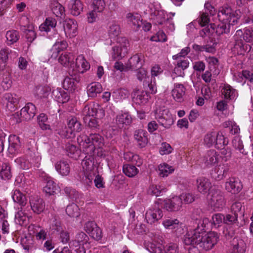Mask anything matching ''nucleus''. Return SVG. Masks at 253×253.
<instances>
[{"mask_svg": "<svg viewBox=\"0 0 253 253\" xmlns=\"http://www.w3.org/2000/svg\"><path fill=\"white\" fill-rule=\"evenodd\" d=\"M219 236L215 232H206L203 229H195L188 231L184 237L183 242L185 245L192 247L188 249V253H196L198 249L195 245H199L206 251L211 250L218 241Z\"/></svg>", "mask_w": 253, "mask_h": 253, "instance_id": "1", "label": "nucleus"}, {"mask_svg": "<svg viewBox=\"0 0 253 253\" xmlns=\"http://www.w3.org/2000/svg\"><path fill=\"white\" fill-rule=\"evenodd\" d=\"M80 145L83 147L84 153L93 152L95 148L102 147L104 142L103 137L98 133H90L88 136L84 133L81 134L77 138Z\"/></svg>", "mask_w": 253, "mask_h": 253, "instance_id": "2", "label": "nucleus"}, {"mask_svg": "<svg viewBox=\"0 0 253 253\" xmlns=\"http://www.w3.org/2000/svg\"><path fill=\"white\" fill-rule=\"evenodd\" d=\"M242 15V13L240 9L233 11L231 7L225 6L220 8L218 18L220 22H226L233 26L238 23V20Z\"/></svg>", "mask_w": 253, "mask_h": 253, "instance_id": "3", "label": "nucleus"}, {"mask_svg": "<svg viewBox=\"0 0 253 253\" xmlns=\"http://www.w3.org/2000/svg\"><path fill=\"white\" fill-rule=\"evenodd\" d=\"M36 108L31 103H28L21 110L20 113L17 112L13 116L17 123L22 121L31 120L36 115Z\"/></svg>", "mask_w": 253, "mask_h": 253, "instance_id": "4", "label": "nucleus"}, {"mask_svg": "<svg viewBox=\"0 0 253 253\" xmlns=\"http://www.w3.org/2000/svg\"><path fill=\"white\" fill-rule=\"evenodd\" d=\"M209 204L214 209L222 208L225 204L224 193L221 190L211 189L208 197Z\"/></svg>", "mask_w": 253, "mask_h": 253, "instance_id": "5", "label": "nucleus"}, {"mask_svg": "<svg viewBox=\"0 0 253 253\" xmlns=\"http://www.w3.org/2000/svg\"><path fill=\"white\" fill-rule=\"evenodd\" d=\"M163 216V211L159 207V204L155 203L145 213V219L150 224H153L160 220Z\"/></svg>", "mask_w": 253, "mask_h": 253, "instance_id": "6", "label": "nucleus"}, {"mask_svg": "<svg viewBox=\"0 0 253 253\" xmlns=\"http://www.w3.org/2000/svg\"><path fill=\"white\" fill-rule=\"evenodd\" d=\"M121 42L122 43L112 47L111 54L113 60L122 59L127 53L128 41L125 38H122L119 41V42Z\"/></svg>", "mask_w": 253, "mask_h": 253, "instance_id": "7", "label": "nucleus"}, {"mask_svg": "<svg viewBox=\"0 0 253 253\" xmlns=\"http://www.w3.org/2000/svg\"><path fill=\"white\" fill-rule=\"evenodd\" d=\"M241 34V32H239L234 36V44L232 51L238 55H244L251 49V46L249 44L244 43L242 39L239 38Z\"/></svg>", "mask_w": 253, "mask_h": 253, "instance_id": "8", "label": "nucleus"}, {"mask_svg": "<svg viewBox=\"0 0 253 253\" xmlns=\"http://www.w3.org/2000/svg\"><path fill=\"white\" fill-rule=\"evenodd\" d=\"M69 74L70 77H66L63 81V86L65 89L72 91L76 89V83H79L81 80L80 74L77 71L74 70H69Z\"/></svg>", "mask_w": 253, "mask_h": 253, "instance_id": "9", "label": "nucleus"}, {"mask_svg": "<svg viewBox=\"0 0 253 253\" xmlns=\"http://www.w3.org/2000/svg\"><path fill=\"white\" fill-rule=\"evenodd\" d=\"M159 124L166 128H169L174 122L172 115L168 110H163L157 114V118Z\"/></svg>", "mask_w": 253, "mask_h": 253, "instance_id": "10", "label": "nucleus"}, {"mask_svg": "<svg viewBox=\"0 0 253 253\" xmlns=\"http://www.w3.org/2000/svg\"><path fill=\"white\" fill-rule=\"evenodd\" d=\"M163 224L166 228L172 230L178 236L184 233L182 224L177 219H165L163 221Z\"/></svg>", "mask_w": 253, "mask_h": 253, "instance_id": "11", "label": "nucleus"}, {"mask_svg": "<svg viewBox=\"0 0 253 253\" xmlns=\"http://www.w3.org/2000/svg\"><path fill=\"white\" fill-rule=\"evenodd\" d=\"M225 189L233 194L239 193L243 188V185L240 180L236 177H231L227 179L225 184Z\"/></svg>", "mask_w": 253, "mask_h": 253, "instance_id": "12", "label": "nucleus"}, {"mask_svg": "<svg viewBox=\"0 0 253 253\" xmlns=\"http://www.w3.org/2000/svg\"><path fill=\"white\" fill-rule=\"evenodd\" d=\"M85 153L86 154V156L82 161V165L84 170L90 174L91 172H93L95 168L97 167V160H95L93 156L90 155V153Z\"/></svg>", "mask_w": 253, "mask_h": 253, "instance_id": "13", "label": "nucleus"}, {"mask_svg": "<svg viewBox=\"0 0 253 253\" xmlns=\"http://www.w3.org/2000/svg\"><path fill=\"white\" fill-rule=\"evenodd\" d=\"M164 208L169 211H178L181 207L182 202L178 197H174L164 201Z\"/></svg>", "mask_w": 253, "mask_h": 253, "instance_id": "14", "label": "nucleus"}, {"mask_svg": "<svg viewBox=\"0 0 253 253\" xmlns=\"http://www.w3.org/2000/svg\"><path fill=\"white\" fill-rule=\"evenodd\" d=\"M30 204L32 211L37 214L41 213L45 208L43 200L37 196L30 198Z\"/></svg>", "mask_w": 253, "mask_h": 253, "instance_id": "15", "label": "nucleus"}, {"mask_svg": "<svg viewBox=\"0 0 253 253\" xmlns=\"http://www.w3.org/2000/svg\"><path fill=\"white\" fill-rule=\"evenodd\" d=\"M11 50L5 47L0 50V71L7 72V62L9 59Z\"/></svg>", "mask_w": 253, "mask_h": 253, "instance_id": "16", "label": "nucleus"}, {"mask_svg": "<svg viewBox=\"0 0 253 253\" xmlns=\"http://www.w3.org/2000/svg\"><path fill=\"white\" fill-rule=\"evenodd\" d=\"M133 101L138 104H146L150 97L149 94L144 91L135 89L132 93Z\"/></svg>", "mask_w": 253, "mask_h": 253, "instance_id": "17", "label": "nucleus"}, {"mask_svg": "<svg viewBox=\"0 0 253 253\" xmlns=\"http://www.w3.org/2000/svg\"><path fill=\"white\" fill-rule=\"evenodd\" d=\"M4 98L6 101V109L10 112H13L17 107L19 102V98L16 94H12L10 93L5 94Z\"/></svg>", "mask_w": 253, "mask_h": 253, "instance_id": "18", "label": "nucleus"}, {"mask_svg": "<svg viewBox=\"0 0 253 253\" xmlns=\"http://www.w3.org/2000/svg\"><path fill=\"white\" fill-rule=\"evenodd\" d=\"M8 152L11 154L16 153L21 147L19 137L16 135H10L8 138Z\"/></svg>", "mask_w": 253, "mask_h": 253, "instance_id": "19", "label": "nucleus"}, {"mask_svg": "<svg viewBox=\"0 0 253 253\" xmlns=\"http://www.w3.org/2000/svg\"><path fill=\"white\" fill-rule=\"evenodd\" d=\"M229 171L228 168L224 165H220L214 168L211 173V176L216 180H220L225 177Z\"/></svg>", "mask_w": 253, "mask_h": 253, "instance_id": "20", "label": "nucleus"}, {"mask_svg": "<svg viewBox=\"0 0 253 253\" xmlns=\"http://www.w3.org/2000/svg\"><path fill=\"white\" fill-rule=\"evenodd\" d=\"M83 113L85 116V117H88L89 118H95L97 119L102 118L105 115L104 111L102 109H97L93 108H90L88 106L84 107Z\"/></svg>", "mask_w": 253, "mask_h": 253, "instance_id": "21", "label": "nucleus"}, {"mask_svg": "<svg viewBox=\"0 0 253 253\" xmlns=\"http://www.w3.org/2000/svg\"><path fill=\"white\" fill-rule=\"evenodd\" d=\"M218 155L214 150L208 151L203 158V161L207 167L213 166L218 162Z\"/></svg>", "mask_w": 253, "mask_h": 253, "instance_id": "22", "label": "nucleus"}, {"mask_svg": "<svg viewBox=\"0 0 253 253\" xmlns=\"http://www.w3.org/2000/svg\"><path fill=\"white\" fill-rule=\"evenodd\" d=\"M196 183L198 191L203 194L206 193L211 187L210 180L206 177H200L197 179Z\"/></svg>", "mask_w": 253, "mask_h": 253, "instance_id": "23", "label": "nucleus"}, {"mask_svg": "<svg viewBox=\"0 0 253 253\" xmlns=\"http://www.w3.org/2000/svg\"><path fill=\"white\" fill-rule=\"evenodd\" d=\"M147 134V132L141 129L134 131V137L139 147L143 148L146 146L148 143Z\"/></svg>", "mask_w": 253, "mask_h": 253, "instance_id": "24", "label": "nucleus"}, {"mask_svg": "<svg viewBox=\"0 0 253 253\" xmlns=\"http://www.w3.org/2000/svg\"><path fill=\"white\" fill-rule=\"evenodd\" d=\"M185 92V88L184 85L181 84H176L172 90V95L176 101L181 102L183 100V97Z\"/></svg>", "mask_w": 253, "mask_h": 253, "instance_id": "25", "label": "nucleus"}, {"mask_svg": "<svg viewBox=\"0 0 253 253\" xmlns=\"http://www.w3.org/2000/svg\"><path fill=\"white\" fill-rule=\"evenodd\" d=\"M64 29L66 33L74 37L76 35L77 32V23L73 19H66L64 23Z\"/></svg>", "mask_w": 253, "mask_h": 253, "instance_id": "26", "label": "nucleus"}, {"mask_svg": "<svg viewBox=\"0 0 253 253\" xmlns=\"http://www.w3.org/2000/svg\"><path fill=\"white\" fill-rule=\"evenodd\" d=\"M142 56L143 55L141 54H136L132 56L126 64V68L127 70L141 68L142 66L141 62V58Z\"/></svg>", "mask_w": 253, "mask_h": 253, "instance_id": "27", "label": "nucleus"}, {"mask_svg": "<svg viewBox=\"0 0 253 253\" xmlns=\"http://www.w3.org/2000/svg\"><path fill=\"white\" fill-rule=\"evenodd\" d=\"M102 88L101 84L98 82H93L88 85L87 93L90 97H95L97 94L101 93Z\"/></svg>", "mask_w": 253, "mask_h": 253, "instance_id": "28", "label": "nucleus"}, {"mask_svg": "<svg viewBox=\"0 0 253 253\" xmlns=\"http://www.w3.org/2000/svg\"><path fill=\"white\" fill-rule=\"evenodd\" d=\"M231 26L232 25L224 22H221L217 26L214 23L211 24V28L212 29V31H215L218 35L229 33Z\"/></svg>", "mask_w": 253, "mask_h": 253, "instance_id": "29", "label": "nucleus"}, {"mask_svg": "<svg viewBox=\"0 0 253 253\" xmlns=\"http://www.w3.org/2000/svg\"><path fill=\"white\" fill-rule=\"evenodd\" d=\"M56 170L62 175H68L70 171V168L69 163L65 160L58 161L55 164Z\"/></svg>", "mask_w": 253, "mask_h": 253, "instance_id": "30", "label": "nucleus"}, {"mask_svg": "<svg viewBox=\"0 0 253 253\" xmlns=\"http://www.w3.org/2000/svg\"><path fill=\"white\" fill-rule=\"evenodd\" d=\"M152 14L154 16V19L157 24L163 25L168 20V15L163 10L155 9Z\"/></svg>", "mask_w": 253, "mask_h": 253, "instance_id": "31", "label": "nucleus"}, {"mask_svg": "<svg viewBox=\"0 0 253 253\" xmlns=\"http://www.w3.org/2000/svg\"><path fill=\"white\" fill-rule=\"evenodd\" d=\"M233 248L231 253H245L246 244L242 239L234 238L232 241Z\"/></svg>", "mask_w": 253, "mask_h": 253, "instance_id": "32", "label": "nucleus"}, {"mask_svg": "<svg viewBox=\"0 0 253 253\" xmlns=\"http://www.w3.org/2000/svg\"><path fill=\"white\" fill-rule=\"evenodd\" d=\"M116 122L119 127L129 125L132 122V118L128 113L118 115L116 117Z\"/></svg>", "mask_w": 253, "mask_h": 253, "instance_id": "33", "label": "nucleus"}, {"mask_svg": "<svg viewBox=\"0 0 253 253\" xmlns=\"http://www.w3.org/2000/svg\"><path fill=\"white\" fill-rule=\"evenodd\" d=\"M67 46L68 44L65 41L56 42L51 50V51L52 52L51 57L53 58H56L60 51H62L64 49H65Z\"/></svg>", "mask_w": 253, "mask_h": 253, "instance_id": "34", "label": "nucleus"}, {"mask_svg": "<svg viewBox=\"0 0 253 253\" xmlns=\"http://www.w3.org/2000/svg\"><path fill=\"white\" fill-rule=\"evenodd\" d=\"M67 125L68 128L73 132H80L82 130V124L75 117L69 118Z\"/></svg>", "mask_w": 253, "mask_h": 253, "instance_id": "35", "label": "nucleus"}, {"mask_svg": "<svg viewBox=\"0 0 253 253\" xmlns=\"http://www.w3.org/2000/svg\"><path fill=\"white\" fill-rule=\"evenodd\" d=\"M76 65L78 68V73H84L90 68V65L82 55L79 56L76 58Z\"/></svg>", "mask_w": 253, "mask_h": 253, "instance_id": "36", "label": "nucleus"}, {"mask_svg": "<svg viewBox=\"0 0 253 253\" xmlns=\"http://www.w3.org/2000/svg\"><path fill=\"white\" fill-rule=\"evenodd\" d=\"M50 8L53 13L57 17H61L64 14V7L57 0H53L51 1Z\"/></svg>", "mask_w": 253, "mask_h": 253, "instance_id": "37", "label": "nucleus"}, {"mask_svg": "<svg viewBox=\"0 0 253 253\" xmlns=\"http://www.w3.org/2000/svg\"><path fill=\"white\" fill-rule=\"evenodd\" d=\"M71 13L74 16L79 15L83 10V4L80 0H72L70 1Z\"/></svg>", "mask_w": 253, "mask_h": 253, "instance_id": "38", "label": "nucleus"}, {"mask_svg": "<svg viewBox=\"0 0 253 253\" xmlns=\"http://www.w3.org/2000/svg\"><path fill=\"white\" fill-rule=\"evenodd\" d=\"M127 22L132 24L136 28H138L141 26L142 21L140 20L141 16L137 13H128L126 17Z\"/></svg>", "mask_w": 253, "mask_h": 253, "instance_id": "39", "label": "nucleus"}, {"mask_svg": "<svg viewBox=\"0 0 253 253\" xmlns=\"http://www.w3.org/2000/svg\"><path fill=\"white\" fill-rule=\"evenodd\" d=\"M56 23L57 21L54 18L47 17L44 23L41 25L39 28L41 31L48 32L51 28L55 27Z\"/></svg>", "mask_w": 253, "mask_h": 253, "instance_id": "40", "label": "nucleus"}, {"mask_svg": "<svg viewBox=\"0 0 253 253\" xmlns=\"http://www.w3.org/2000/svg\"><path fill=\"white\" fill-rule=\"evenodd\" d=\"M239 32H241V35L239 36L240 39H243L247 42H251L253 41V30L250 28H246L243 31L238 30L235 34H237Z\"/></svg>", "mask_w": 253, "mask_h": 253, "instance_id": "41", "label": "nucleus"}, {"mask_svg": "<svg viewBox=\"0 0 253 253\" xmlns=\"http://www.w3.org/2000/svg\"><path fill=\"white\" fill-rule=\"evenodd\" d=\"M66 212L71 217L77 218L80 215V209L74 203L69 205L66 209Z\"/></svg>", "mask_w": 253, "mask_h": 253, "instance_id": "42", "label": "nucleus"}, {"mask_svg": "<svg viewBox=\"0 0 253 253\" xmlns=\"http://www.w3.org/2000/svg\"><path fill=\"white\" fill-rule=\"evenodd\" d=\"M19 32L16 30H10L6 32L5 37L8 45H11L16 42L19 39Z\"/></svg>", "mask_w": 253, "mask_h": 253, "instance_id": "43", "label": "nucleus"}, {"mask_svg": "<svg viewBox=\"0 0 253 253\" xmlns=\"http://www.w3.org/2000/svg\"><path fill=\"white\" fill-rule=\"evenodd\" d=\"M13 201L21 206H24L27 203V199L25 195L22 193L19 190H16L12 195Z\"/></svg>", "mask_w": 253, "mask_h": 253, "instance_id": "44", "label": "nucleus"}, {"mask_svg": "<svg viewBox=\"0 0 253 253\" xmlns=\"http://www.w3.org/2000/svg\"><path fill=\"white\" fill-rule=\"evenodd\" d=\"M123 172L128 177H132L139 172V170L133 165L126 164L123 166Z\"/></svg>", "mask_w": 253, "mask_h": 253, "instance_id": "45", "label": "nucleus"}, {"mask_svg": "<svg viewBox=\"0 0 253 253\" xmlns=\"http://www.w3.org/2000/svg\"><path fill=\"white\" fill-rule=\"evenodd\" d=\"M222 94L226 99H233L236 96V90L228 84H225L221 91Z\"/></svg>", "mask_w": 253, "mask_h": 253, "instance_id": "46", "label": "nucleus"}, {"mask_svg": "<svg viewBox=\"0 0 253 253\" xmlns=\"http://www.w3.org/2000/svg\"><path fill=\"white\" fill-rule=\"evenodd\" d=\"M146 249L151 253H165L163 247L160 244L149 242L145 245Z\"/></svg>", "mask_w": 253, "mask_h": 253, "instance_id": "47", "label": "nucleus"}, {"mask_svg": "<svg viewBox=\"0 0 253 253\" xmlns=\"http://www.w3.org/2000/svg\"><path fill=\"white\" fill-rule=\"evenodd\" d=\"M38 122L39 126L42 130H47L50 129V126L48 124L47 116L43 113H41L38 117Z\"/></svg>", "mask_w": 253, "mask_h": 253, "instance_id": "48", "label": "nucleus"}, {"mask_svg": "<svg viewBox=\"0 0 253 253\" xmlns=\"http://www.w3.org/2000/svg\"><path fill=\"white\" fill-rule=\"evenodd\" d=\"M205 43L206 44L204 45L205 51L209 53H214L215 51V45H216L215 39L209 37L208 39L206 40Z\"/></svg>", "mask_w": 253, "mask_h": 253, "instance_id": "49", "label": "nucleus"}, {"mask_svg": "<svg viewBox=\"0 0 253 253\" xmlns=\"http://www.w3.org/2000/svg\"><path fill=\"white\" fill-rule=\"evenodd\" d=\"M74 59L73 55L71 53L64 52L60 56L58 61L62 65L67 66L71 63Z\"/></svg>", "mask_w": 253, "mask_h": 253, "instance_id": "50", "label": "nucleus"}, {"mask_svg": "<svg viewBox=\"0 0 253 253\" xmlns=\"http://www.w3.org/2000/svg\"><path fill=\"white\" fill-rule=\"evenodd\" d=\"M58 190V187L52 180H48L43 188V191L49 195H54Z\"/></svg>", "mask_w": 253, "mask_h": 253, "instance_id": "51", "label": "nucleus"}, {"mask_svg": "<svg viewBox=\"0 0 253 253\" xmlns=\"http://www.w3.org/2000/svg\"><path fill=\"white\" fill-rule=\"evenodd\" d=\"M11 169L7 164H3L2 165L1 169L0 171V176L1 179L6 180L9 179L11 177Z\"/></svg>", "mask_w": 253, "mask_h": 253, "instance_id": "52", "label": "nucleus"}, {"mask_svg": "<svg viewBox=\"0 0 253 253\" xmlns=\"http://www.w3.org/2000/svg\"><path fill=\"white\" fill-rule=\"evenodd\" d=\"M166 192L165 189L160 185H152L150 186L148 190V193L156 197L160 196L161 193Z\"/></svg>", "mask_w": 253, "mask_h": 253, "instance_id": "53", "label": "nucleus"}, {"mask_svg": "<svg viewBox=\"0 0 253 253\" xmlns=\"http://www.w3.org/2000/svg\"><path fill=\"white\" fill-rule=\"evenodd\" d=\"M97 119L95 118H89L88 117L84 118L85 123L87 124L88 127L92 130H97L100 128V125Z\"/></svg>", "mask_w": 253, "mask_h": 253, "instance_id": "54", "label": "nucleus"}, {"mask_svg": "<svg viewBox=\"0 0 253 253\" xmlns=\"http://www.w3.org/2000/svg\"><path fill=\"white\" fill-rule=\"evenodd\" d=\"M233 146L236 149L239 150V151L242 154L246 155L248 154V152L244 149V146L243 142L239 136L235 137L232 141Z\"/></svg>", "mask_w": 253, "mask_h": 253, "instance_id": "55", "label": "nucleus"}, {"mask_svg": "<svg viewBox=\"0 0 253 253\" xmlns=\"http://www.w3.org/2000/svg\"><path fill=\"white\" fill-rule=\"evenodd\" d=\"M228 143V141L225 140V138L222 134L219 133H216L215 141L214 144L217 149H222L225 147Z\"/></svg>", "mask_w": 253, "mask_h": 253, "instance_id": "56", "label": "nucleus"}, {"mask_svg": "<svg viewBox=\"0 0 253 253\" xmlns=\"http://www.w3.org/2000/svg\"><path fill=\"white\" fill-rule=\"evenodd\" d=\"M242 204L240 202H235L231 206L232 213L237 216H242L244 215V210L242 208Z\"/></svg>", "mask_w": 253, "mask_h": 253, "instance_id": "57", "label": "nucleus"}, {"mask_svg": "<svg viewBox=\"0 0 253 253\" xmlns=\"http://www.w3.org/2000/svg\"><path fill=\"white\" fill-rule=\"evenodd\" d=\"M159 170L160 171V176L165 177L167 176L169 173H171L174 170V169L168 164H163V165H160Z\"/></svg>", "mask_w": 253, "mask_h": 253, "instance_id": "58", "label": "nucleus"}, {"mask_svg": "<svg viewBox=\"0 0 253 253\" xmlns=\"http://www.w3.org/2000/svg\"><path fill=\"white\" fill-rule=\"evenodd\" d=\"M216 133L214 131L210 132L205 135L204 142L208 147H210L214 144Z\"/></svg>", "mask_w": 253, "mask_h": 253, "instance_id": "59", "label": "nucleus"}, {"mask_svg": "<svg viewBox=\"0 0 253 253\" xmlns=\"http://www.w3.org/2000/svg\"><path fill=\"white\" fill-rule=\"evenodd\" d=\"M66 150L67 155L71 158H76L78 156L79 152L76 146L71 144H68L66 146Z\"/></svg>", "mask_w": 253, "mask_h": 253, "instance_id": "60", "label": "nucleus"}, {"mask_svg": "<svg viewBox=\"0 0 253 253\" xmlns=\"http://www.w3.org/2000/svg\"><path fill=\"white\" fill-rule=\"evenodd\" d=\"M51 88L48 86L39 85L36 87L37 94L41 97H47Z\"/></svg>", "mask_w": 253, "mask_h": 253, "instance_id": "61", "label": "nucleus"}, {"mask_svg": "<svg viewBox=\"0 0 253 253\" xmlns=\"http://www.w3.org/2000/svg\"><path fill=\"white\" fill-rule=\"evenodd\" d=\"M21 244L23 249L28 252L32 251L36 249L32 239H23L21 241Z\"/></svg>", "mask_w": 253, "mask_h": 253, "instance_id": "62", "label": "nucleus"}, {"mask_svg": "<svg viewBox=\"0 0 253 253\" xmlns=\"http://www.w3.org/2000/svg\"><path fill=\"white\" fill-rule=\"evenodd\" d=\"M237 218V215H234L231 212L227 214L225 216L224 215L223 222L228 225H230L236 223L238 220Z\"/></svg>", "mask_w": 253, "mask_h": 253, "instance_id": "63", "label": "nucleus"}, {"mask_svg": "<svg viewBox=\"0 0 253 253\" xmlns=\"http://www.w3.org/2000/svg\"><path fill=\"white\" fill-rule=\"evenodd\" d=\"M64 191L66 196L72 200H76L78 198V192L71 187H66L64 189Z\"/></svg>", "mask_w": 253, "mask_h": 253, "instance_id": "64", "label": "nucleus"}]
</instances>
